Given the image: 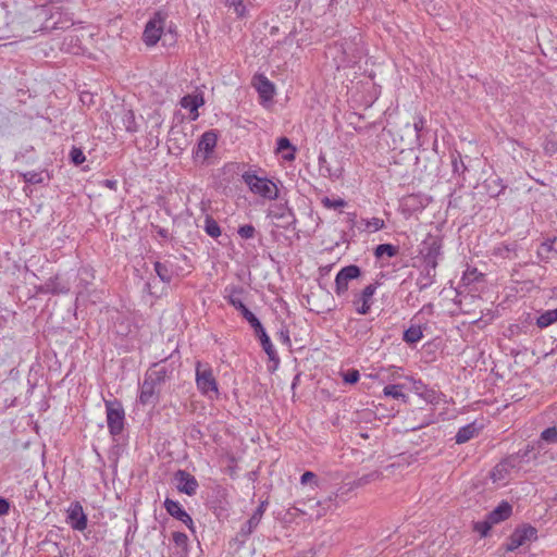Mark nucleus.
I'll return each mask as SVG.
<instances>
[{
    "mask_svg": "<svg viewBox=\"0 0 557 557\" xmlns=\"http://www.w3.org/2000/svg\"><path fill=\"white\" fill-rule=\"evenodd\" d=\"M174 368L164 361L153 363L145 373L140 385L139 401L141 405H156L160 397V387L173 374Z\"/></svg>",
    "mask_w": 557,
    "mask_h": 557,
    "instance_id": "f257e3e1",
    "label": "nucleus"
},
{
    "mask_svg": "<svg viewBox=\"0 0 557 557\" xmlns=\"http://www.w3.org/2000/svg\"><path fill=\"white\" fill-rule=\"evenodd\" d=\"M242 177L253 194L260 195L269 200H275L278 198L277 186L271 180L259 177L251 172H245Z\"/></svg>",
    "mask_w": 557,
    "mask_h": 557,
    "instance_id": "f03ea898",
    "label": "nucleus"
},
{
    "mask_svg": "<svg viewBox=\"0 0 557 557\" xmlns=\"http://www.w3.org/2000/svg\"><path fill=\"white\" fill-rule=\"evenodd\" d=\"M225 293H227L225 298L227 299L228 304L232 305L237 311L242 313L243 318L250 324L252 329L261 324L260 320L245 306L242 299V296L244 294L243 287H226Z\"/></svg>",
    "mask_w": 557,
    "mask_h": 557,
    "instance_id": "7ed1b4c3",
    "label": "nucleus"
},
{
    "mask_svg": "<svg viewBox=\"0 0 557 557\" xmlns=\"http://www.w3.org/2000/svg\"><path fill=\"white\" fill-rule=\"evenodd\" d=\"M107 423L111 435L116 436L124 429L125 412L122 404L117 400H106Z\"/></svg>",
    "mask_w": 557,
    "mask_h": 557,
    "instance_id": "20e7f679",
    "label": "nucleus"
},
{
    "mask_svg": "<svg viewBox=\"0 0 557 557\" xmlns=\"http://www.w3.org/2000/svg\"><path fill=\"white\" fill-rule=\"evenodd\" d=\"M268 216L277 220V227L295 228L297 219L292 208L288 207L287 201L284 203H274L268 210Z\"/></svg>",
    "mask_w": 557,
    "mask_h": 557,
    "instance_id": "39448f33",
    "label": "nucleus"
},
{
    "mask_svg": "<svg viewBox=\"0 0 557 557\" xmlns=\"http://www.w3.org/2000/svg\"><path fill=\"white\" fill-rule=\"evenodd\" d=\"M166 14L156 12L153 17L146 24L143 38L147 46H154L161 38Z\"/></svg>",
    "mask_w": 557,
    "mask_h": 557,
    "instance_id": "423d86ee",
    "label": "nucleus"
},
{
    "mask_svg": "<svg viewBox=\"0 0 557 557\" xmlns=\"http://www.w3.org/2000/svg\"><path fill=\"white\" fill-rule=\"evenodd\" d=\"M536 539L537 530L530 524H523L522 527L517 528L509 536L508 543L506 544V550L513 552L518 547Z\"/></svg>",
    "mask_w": 557,
    "mask_h": 557,
    "instance_id": "0eeeda50",
    "label": "nucleus"
},
{
    "mask_svg": "<svg viewBox=\"0 0 557 557\" xmlns=\"http://www.w3.org/2000/svg\"><path fill=\"white\" fill-rule=\"evenodd\" d=\"M362 271L356 264H349L339 270L335 277V293L337 296L344 295L348 290V283L361 276Z\"/></svg>",
    "mask_w": 557,
    "mask_h": 557,
    "instance_id": "6e6552de",
    "label": "nucleus"
},
{
    "mask_svg": "<svg viewBox=\"0 0 557 557\" xmlns=\"http://www.w3.org/2000/svg\"><path fill=\"white\" fill-rule=\"evenodd\" d=\"M196 383L202 394H218V383L213 376L212 369L209 367H202L200 362L197 363L196 368Z\"/></svg>",
    "mask_w": 557,
    "mask_h": 557,
    "instance_id": "1a4fd4ad",
    "label": "nucleus"
},
{
    "mask_svg": "<svg viewBox=\"0 0 557 557\" xmlns=\"http://www.w3.org/2000/svg\"><path fill=\"white\" fill-rule=\"evenodd\" d=\"M533 450V447L527 446L525 449H521L518 453L508 456L505 458L500 463H498L494 471H493V478L494 480L502 478V472L507 471L508 468H515L522 461L529 460V454Z\"/></svg>",
    "mask_w": 557,
    "mask_h": 557,
    "instance_id": "9d476101",
    "label": "nucleus"
},
{
    "mask_svg": "<svg viewBox=\"0 0 557 557\" xmlns=\"http://www.w3.org/2000/svg\"><path fill=\"white\" fill-rule=\"evenodd\" d=\"M218 136L214 131L205 132L198 140L197 149L194 150L195 161L200 158L205 161L213 152L216 146Z\"/></svg>",
    "mask_w": 557,
    "mask_h": 557,
    "instance_id": "9b49d317",
    "label": "nucleus"
},
{
    "mask_svg": "<svg viewBox=\"0 0 557 557\" xmlns=\"http://www.w3.org/2000/svg\"><path fill=\"white\" fill-rule=\"evenodd\" d=\"M375 290H376V285L369 284L359 294L355 295L352 305L359 314H368L369 313V311L371 309V305H372V297H373Z\"/></svg>",
    "mask_w": 557,
    "mask_h": 557,
    "instance_id": "f8f14e48",
    "label": "nucleus"
},
{
    "mask_svg": "<svg viewBox=\"0 0 557 557\" xmlns=\"http://www.w3.org/2000/svg\"><path fill=\"white\" fill-rule=\"evenodd\" d=\"M174 480L177 482L176 488L178 492L188 496H194L199 486L196 478L186 470H177L174 474Z\"/></svg>",
    "mask_w": 557,
    "mask_h": 557,
    "instance_id": "ddd939ff",
    "label": "nucleus"
},
{
    "mask_svg": "<svg viewBox=\"0 0 557 557\" xmlns=\"http://www.w3.org/2000/svg\"><path fill=\"white\" fill-rule=\"evenodd\" d=\"M164 508L166 512L174 519L183 522L191 532H195L194 521L189 513L181 506V504L171 498H165Z\"/></svg>",
    "mask_w": 557,
    "mask_h": 557,
    "instance_id": "4468645a",
    "label": "nucleus"
},
{
    "mask_svg": "<svg viewBox=\"0 0 557 557\" xmlns=\"http://www.w3.org/2000/svg\"><path fill=\"white\" fill-rule=\"evenodd\" d=\"M265 506L267 502H261L251 517L242 525L240 531L237 534V539L244 542L253 532L262 519Z\"/></svg>",
    "mask_w": 557,
    "mask_h": 557,
    "instance_id": "2eb2a0df",
    "label": "nucleus"
},
{
    "mask_svg": "<svg viewBox=\"0 0 557 557\" xmlns=\"http://www.w3.org/2000/svg\"><path fill=\"white\" fill-rule=\"evenodd\" d=\"M252 85L257 89L262 101H270L275 94L274 84L263 74H256L252 78Z\"/></svg>",
    "mask_w": 557,
    "mask_h": 557,
    "instance_id": "dca6fc26",
    "label": "nucleus"
},
{
    "mask_svg": "<svg viewBox=\"0 0 557 557\" xmlns=\"http://www.w3.org/2000/svg\"><path fill=\"white\" fill-rule=\"evenodd\" d=\"M67 523L72 529L84 531L87 527V516L85 515L82 505L76 502L71 505L67 511Z\"/></svg>",
    "mask_w": 557,
    "mask_h": 557,
    "instance_id": "f3484780",
    "label": "nucleus"
},
{
    "mask_svg": "<svg viewBox=\"0 0 557 557\" xmlns=\"http://www.w3.org/2000/svg\"><path fill=\"white\" fill-rule=\"evenodd\" d=\"M253 332L255 335L259 338L264 352L268 355L269 359L275 363L276 368L280 362V358L262 323L253 327Z\"/></svg>",
    "mask_w": 557,
    "mask_h": 557,
    "instance_id": "a211bd4d",
    "label": "nucleus"
},
{
    "mask_svg": "<svg viewBox=\"0 0 557 557\" xmlns=\"http://www.w3.org/2000/svg\"><path fill=\"white\" fill-rule=\"evenodd\" d=\"M442 243L436 237L424 242L423 263L437 265V258L441 256Z\"/></svg>",
    "mask_w": 557,
    "mask_h": 557,
    "instance_id": "6ab92c4d",
    "label": "nucleus"
},
{
    "mask_svg": "<svg viewBox=\"0 0 557 557\" xmlns=\"http://www.w3.org/2000/svg\"><path fill=\"white\" fill-rule=\"evenodd\" d=\"M436 268L437 265L432 264L431 267V264L423 263V268L416 282L419 290H424L429 288L435 282Z\"/></svg>",
    "mask_w": 557,
    "mask_h": 557,
    "instance_id": "aec40b11",
    "label": "nucleus"
},
{
    "mask_svg": "<svg viewBox=\"0 0 557 557\" xmlns=\"http://www.w3.org/2000/svg\"><path fill=\"white\" fill-rule=\"evenodd\" d=\"M483 187L486 194L492 197H498L506 190L507 186L503 180L497 175H491L483 182Z\"/></svg>",
    "mask_w": 557,
    "mask_h": 557,
    "instance_id": "412c9836",
    "label": "nucleus"
},
{
    "mask_svg": "<svg viewBox=\"0 0 557 557\" xmlns=\"http://www.w3.org/2000/svg\"><path fill=\"white\" fill-rule=\"evenodd\" d=\"M512 513V507L507 502H502L494 510H492L487 517L490 522L494 524L499 523L508 519Z\"/></svg>",
    "mask_w": 557,
    "mask_h": 557,
    "instance_id": "4be33fe9",
    "label": "nucleus"
},
{
    "mask_svg": "<svg viewBox=\"0 0 557 557\" xmlns=\"http://www.w3.org/2000/svg\"><path fill=\"white\" fill-rule=\"evenodd\" d=\"M276 152L283 153L285 161H294L296 158V147L293 146L287 137H280L277 139Z\"/></svg>",
    "mask_w": 557,
    "mask_h": 557,
    "instance_id": "5701e85b",
    "label": "nucleus"
},
{
    "mask_svg": "<svg viewBox=\"0 0 557 557\" xmlns=\"http://www.w3.org/2000/svg\"><path fill=\"white\" fill-rule=\"evenodd\" d=\"M319 172L322 176L329 177L331 180H338L342 176V169L337 168L333 170L326 160L324 154H320L318 158Z\"/></svg>",
    "mask_w": 557,
    "mask_h": 557,
    "instance_id": "b1692460",
    "label": "nucleus"
},
{
    "mask_svg": "<svg viewBox=\"0 0 557 557\" xmlns=\"http://www.w3.org/2000/svg\"><path fill=\"white\" fill-rule=\"evenodd\" d=\"M479 432V429L475 426V423L467 424L459 429L457 432L455 440L457 444H463L473 438Z\"/></svg>",
    "mask_w": 557,
    "mask_h": 557,
    "instance_id": "393cba45",
    "label": "nucleus"
},
{
    "mask_svg": "<svg viewBox=\"0 0 557 557\" xmlns=\"http://www.w3.org/2000/svg\"><path fill=\"white\" fill-rule=\"evenodd\" d=\"M121 123L124 126V128L129 133H136L138 131L135 113L131 109H123L121 111Z\"/></svg>",
    "mask_w": 557,
    "mask_h": 557,
    "instance_id": "a878e982",
    "label": "nucleus"
},
{
    "mask_svg": "<svg viewBox=\"0 0 557 557\" xmlns=\"http://www.w3.org/2000/svg\"><path fill=\"white\" fill-rule=\"evenodd\" d=\"M423 337V332L420 325H411L404 332L403 339L408 345H414Z\"/></svg>",
    "mask_w": 557,
    "mask_h": 557,
    "instance_id": "bb28decb",
    "label": "nucleus"
},
{
    "mask_svg": "<svg viewBox=\"0 0 557 557\" xmlns=\"http://www.w3.org/2000/svg\"><path fill=\"white\" fill-rule=\"evenodd\" d=\"M557 322V308L553 310H546L541 313L536 319V325L540 329L548 327L549 325Z\"/></svg>",
    "mask_w": 557,
    "mask_h": 557,
    "instance_id": "cd10ccee",
    "label": "nucleus"
},
{
    "mask_svg": "<svg viewBox=\"0 0 557 557\" xmlns=\"http://www.w3.org/2000/svg\"><path fill=\"white\" fill-rule=\"evenodd\" d=\"M203 104L202 96L186 95L181 99V106L189 111L197 112L198 108Z\"/></svg>",
    "mask_w": 557,
    "mask_h": 557,
    "instance_id": "c85d7f7f",
    "label": "nucleus"
},
{
    "mask_svg": "<svg viewBox=\"0 0 557 557\" xmlns=\"http://www.w3.org/2000/svg\"><path fill=\"white\" fill-rule=\"evenodd\" d=\"M398 252H399V248L392 244H380L374 248V256L377 259L382 258L383 256L393 258V257L397 256Z\"/></svg>",
    "mask_w": 557,
    "mask_h": 557,
    "instance_id": "c756f323",
    "label": "nucleus"
},
{
    "mask_svg": "<svg viewBox=\"0 0 557 557\" xmlns=\"http://www.w3.org/2000/svg\"><path fill=\"white\" fill-rule=\"evenodd\" d=\"M154 271L162 282L170 283L172 281V265L157 261L154 262Z\"/></svg>",
    "mask_w": 557,
    "mask_h": 557,
    "instance_id": "7c9ffc66",
    "label": "nucleus"
},
{
    "mask_svg": "<svg viewBox=\"0 0 557 557\" xmlns=\"http://www.w3.org/2000/svg\"><path fill=\"white\" fill-rule=\"evenodd\" d=\"M205 231L206 233L213 237V238H216L221 235V228H220V225L218 224V222L210 215H207L206 216V220H205Z\"/></svg>",
    "mask_w": 557,
    "mask_h": 557,
    "instance_id": "2f4dec72",
    "label": "nucleus"
},
{
    "mask_svg": "<svg viewBox=\"0 0 557 557\" xmlns=\"http://www.w3.org/2000/svg\"><path fill=\"white\" fill-rule=\"evenodd\" d=\"M336 499H337V494H332L323 500L315 502V506L321 508V510L320 509L318 510L317 517L319 518V517H322L323 515H325L326 510L330 509L332 505L336 504Z\"/></svg>",
    "mask_w": 557,
    "mask_h": 557,
    "instance_id": "473e14b6",
    "label": "nucleus"
},
{
    "mask_svg": "<svg viewBox=\"0 0 557 557\" xmlns=\"http://www.w3.org/2000/svg\"><path fill=\"white\" fill-rule=\"evenodd\" d=\"M401 389L403 385L400 384H389L383 388V394L395 399L403 398L405 400L406 395L403 393Z\"/></svg>",
    "mask_w": 557,
    "mask_h": 557,
    "instance_id": "72a5a7b5",
    "label": "nucleus"
},
{
    "mask_svg": "<svg viewBox=\"0 0 557 557\" xmlns=\"http://www.w3.org/2000/svg\"><path fill=\"white\" fill-rule=\"evenodd\" d=\"M380 476H381V472H379V471L370 472V473L364 474V475L358 478L357 480H355L354 481V486L355 487L364 486L368 483H370V482H372L374 480H377Z\"/></svg>",
    "mask_w": 557,
    "mask_h": 557,
    "instance_id": "f704fd0d",
    "label": "nucleus"
},
{
    "mask_svg": "<svg viewBox=\"0 0 557 557\" xmlns=\"http://www.w3.org/2000/svg\"><path fill=\"white\" fill-rule=\"evenodd\" d=\"M541 440L548 444H556L557 443V428L552 426V428L545 429L541 433Z\"/></svg>",
    "mask_w": 557,
    "mask_h": 557,
    "instance_id": "c9c22d12",
    "label": "nucleus"
},
{
    "mask_svg": "<svg viewBox=\"0 0 557 557\" xmlns=\"http://www.w3.org/2000/svg\"><path fill=\"white\" fill-rule=\"evenodd\" d=\"M321 203L327 209L343 208L347 205V202L342 198L331 199L329 197H323L321 199Z\"/></svg>",
    "mask_w": 557,
    "mask_h": 557,
    "instance_id": "e433bc0d",
    "label": "nucleus"
},
{
    "mask_svg": "<svg viewBox=\"0 0 557 557\" xmlns=\"http://www.w3.org/2000/svg\"><path fill=\"white\" fill-rule=\"evenodd\" d=\"M363 221H364L366 228L371 232H376V231H380L385 227L384 220H382L380 218H372V219L363 220Z\"/></svg>",
    "mask_w": 557,
    "mask_h": 557,
    "instance_id": "4c0bfd02",
    "label": "nucleus"
},
{
    "mask_svg": "<svg viewBox=\"0 0 557 557\" xmlns=\"http://www.w3.org/2000/svg\"><path fill=\"white\" fill-rule=\"evenodd\" d=\"M298 2L309 10H322L326 5L327 0H298Z\"/></svg>",
    "mask_w": 557,
    "mask_h": 557,
    "instance_id": "58836bf2",
    "label": "nucleus"
},
{
    "mask_svg": "<svg viewBox=\"0 0 557 557\" xmlns=\"http://www.w3.org/2000/svg\"><path fill=\"white\" fill-rule=\"evenodd\" d=\"M493 523L490 522L488 517L483 521H478L474 523V531L479 532L481 536H486L492 529Z\"/></svg>",
    "mask_w": 557,
    "mask_h": 557,
    "instance_id": "ea45409f",
    "label": "nucleus"
},
{
    "mask_svg": "<svg viewBox=\"0 0 557 557\" xmlns=\"http://www.w3.org/2000/svg\"><path fill=\"white\" fill-rule=\"evenodd\" d=\"M237 233L243 239H250L255 237L256 228L252 224H245L238 227Z\"/></svg>",
    "mask_w": 557,
    "mask_h": 557,
    "instance_id": "a19ab883",
    "label": "nucleus"
},
{
    "mask_svg": "<svg viewBox=\"0 0 557 557\" xmlns=\"http://www.w3.org/2000/svg\"><path fill=\"white\" fill-rule=\"evenodd\" d=\"M225 4L230 9H234L237 16H244L246 12V8L243 3V0H226Z\"/></svg>",
    "mask_w": 557,
    "mask_h": 557,
    "instance_id": "79ce46f5",
    "label": "nucleus"
},
{
    "mask_svg": "<svg viewBox=\"0 0 557 557\" xmlns=\"http://www.w3.org/2000/svg\"><path fill=\"white\" fill-rule=\"evenodd\" d=\"M451 166H453V172L455 174H463L465 171L467 170V166L465 165L463 161L461 160V157L459 153H457V156H453Z\"/></svg>",
    "mask_w": 557,
    "mask_h": 557,
    "instance_id": "37998d69",
    "label": "nucleus"
},
{
    "mask_svg": "<svg viewBox=\"0 0 557 557\" xmlns=\"http://www.w3.org/2000/svg\"><path fill=\"white\" fill-rule=\"evenodd\" d=\"M343 380L346 384H355L359 381L360 374L356 369H349L342 373Z\"/></svg>",
    "mask_w": 557,
    "mask_h": 557,
    "instance_id": "c03bdc74",
    "label": "nucleus"
},
{
    "mask_svg": "<svg viewBox=\"0 0 557 557\" xmlns=\"http://www.w3.org/2000/svg\"><path fill=\"white\" fill-rule=\"evenodd\" d=\"M300 483H301L302 485L310 483V484H312L313 486L319 487V480H318V476H317V474H315L314 472H312V471H305V472L302 473V475L300 476Z\"/></svg>",
    "mask_w": 557,
    "mask_h": 557,
    "instance_id": "a18cd8bd",
    "label": "nucleus"
},
{
    "mask_svg": "<svg viewBox=\"0 0 557 557\" xmlns=\"http://www.w3.org/2000/svg\"><path fill=\"white\" fill-rule=\"evenodd\" d=\"M70 159L75 165H79L85 161V154L81 148L73 147L70 152Z\"/></svg>",
    "mask_w": 557,
    "mask_h": 557,
    "instance_id": "49530a36",
    "label": "nucleus"
},
{
    "mask_svg": "<svg viewBox=\"0 0 557 557\" xmlns=\"http://www.w3.org/2000/svg\"><path fill=\"white\" fill-rule=\"evenodd\" d=\"M23 176H24L25 182L30 183V184H39L42 182L41 173H37L34 171L26 172Z\"/></svg>",
    "mask_w": 557,
    "mask_h": 557,
    "instance_id": "de8ad7c7",
    "label": "nucleus"
},
{
    "mask_svg": "<svg viewBox=\"0 0 557 557\" xmlns=\"http://www.w3.org/2000/svg\"><path fill=\"white\" fill-rule=\"evenodd\" d=\"M173 542L177 545V546H183L185 547L187 545V542H188V537L185 533L183 532H174L173 533Z\"/></svg>",
    "mask_w": 557,
    "mask_h": 557,
    "instance_id": "09e8293b",
    "label": "nucleus"
},
{
    "mask_svg": "<svg viewBox=\"0 0 557 557\" xmlns=\"http://www.w3.org/2000/svg\"><path fill=\"white\" fill-rule=\"evenodd\" d=\"M424 125H425V120L422 116H418L417 119H414V121H413V131L416 133L417 139L420 138V133L424 128Z\"/></svg>",
    "mask_w": 557,
    "mask_h": 557,
    "instance_id": "8fccbe9b",
    "label": "nucleus"
},
{
    "mask_svg": "<svg viewBox=\"0 0 557 557\" xmlns=\"http://www.w3.org/2000/svg\"><path fill=\"white\" fill-rule=\"evenodd\" d=\"M542 249H544L546 252L555 251L557 253V237L544 242L542 244Z\"/></svg>",
    "mask_w": 557,
    "mask_h": 557,
    "instance_id": "3c124183",
    "label": "nucleus"
},
{
    "mask_svg": "<svg viewBox=\"0 0 557 557\" xmlns=\"http://www.w3.org/2000/svg\"><path fill=\"white\" fill-rule=\"evenodd\" d=\"M278 339L287 345L290 346V338H289V331L288 329L284 327L277 333Z\"/></svg>",
    "mask_w": 557,
    "mask_h": 557,
    "instance_id": "603ef678",
    "label": "nucleus"
},
{
    "mask_svg": "<svg viewBox=\"0 0 557 557\" xmlns=\"http://www.w3.org/2000/svg\"><path fill=\"white\" fill-rule=\"evenodd\" d=\"M10 510V503L7 498L0 496V516H4Z\"/></svg>",
    "mask_w": 557,
    "mask_h": 557,
    "instance_id": "864d4df0",
    "label": "nucleus"
},
{
    "mask_svg": "<svg viewBox=\"0 0 557 557\" xmlns=\"http://www.w3.org/2000/svg\"><path fill=\"white\" fill-rule=\"evenodd\" d=\"M26 16H36L39 15V11L37 8H32L28 11H26Z\"/></svg>",
    "mask_w": 557,
    "mask_h": 557,
    "instance_id": "5fc2aeb1",
    "label": "nucleus"
},
{
    "mask_svg": "<svg viewBox=\"0 0 557 557\" xmlns=\"http://www.w3.org/2000/svg\"><path fill=\"white\" fill-rule=\"evenodd\" d=\"M299 377H300V375H299V374L295 375V377H294V380H293V383H292V388H293V389H294V388L296 387V385L298 384V382H299Z\"/></svg>",
    "mask_w": 557,
    "mask_h": 557,
    "instance_id": "6e6d98bb",
    "label": "nucleus"
},
{
    "mask_svg": "<svg viewBox=\"0 0 557 557\" xmlns=\"http://www.w3.org/2000/svg\"><path fill=\"white\" fill-rule=\"evenodd\" d=\"M158 234H159L160 236H162V237H166V235H168L166 231H165V230H163V228H160V230H159V232H158Z\"/></svg>",
    "mask_w": 557,
    "mask_h": 557,
    "instance_id": "4d7b16f0",
    "label": "nucleus"
},
{
    "mask_svg": "<svg viewBox=\"0 0 557 557\" xmlns=\"http://www.w3.org/2000/svg\"><path fill=\"white\" fill-rule=\"evenodd\" d=\"M359 435L362 437V438H369V435L367 433H359Z\"/></svg>",
    "mask_w": 557,
    "mask_h": 557,
    "instance_id": "13d9d810",
    "label": "nucleus"
},
{
    "mask_svg": "<svg viewBox=\"0 0 557 557\" xmlns=\"http://www.w3.org/2000/svg\"><path fill=\"white\" fill-rule=\"evenodd\" d=\"M113 184H114V182L107 181V185H108V186L112 187V186H113Z\"/></svg>",
    "mask_w": 557,
    "mask_h": 557,
    "instance_id": "bf43d9fd",
    "label": "nucleus"
}]
</instances>
